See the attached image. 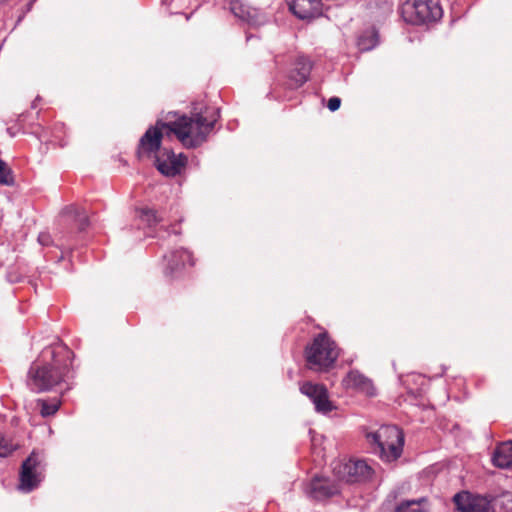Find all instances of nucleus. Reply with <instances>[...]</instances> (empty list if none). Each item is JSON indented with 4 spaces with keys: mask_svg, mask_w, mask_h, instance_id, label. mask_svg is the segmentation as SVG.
<instances>
[{
    "mask_svg": "<svg viewBox=\"0 0 512 512\" xmlns=\"http://www.w3.org/2000/svg\"><path fill=\"white\" fill-rule=\"evenodd\" d=\"M290 11L299 19H311L322 15V0H286Z\"/></svg>",
    "mask_w": 512,
    "mask_h": 512,
    "instance_id": "obj_13",
    "label": "nucleus"
},
{
    "mask_svg": "<svg viewBox=\"0 0 512 512\" xmlns=\"http://www.w3.org/2000/svg\"><path fill=\"white\" fill-rule=\"evenodd\" d=\"M378 43L377 33L374 30L365 31L358 38V48L360 51H369L373 49Z\"/></svg>",
    "mask_w": 512,
    "mask_h": 512,
    "instance_id": "obj_20",
    "label": "nucleus"
},
{
    "mask_svg": "<svg viewBox=\"0 0 512 512\" xmlns=\"http://www.w3.org/2000/svg\"><path fill=\"white\" fill-rule=\"evenodd\" d=\"M64 213L67 215H73L75 220L78 222L79 230L85 229L88 225V217L84 211H80V209L76 206H68L64 209Z\"/></svg>",
    "mask_w": 512,
    "mask_h": 512,
    "instance_id": "obj_22",
    "label": "nucleus"
},
{
    "mask_svg": "<svg viewBox=\"0 0 512 512\" xmlns=\"http://www.w3.org/2000/svg\"><path fill=\"white\" fill-rule=\"evenodd\" d=\"M37 405L40 407V414L43 417H48L54 415L58 409L60 408L61 402L58 399H54L49 402L47 400L39 399L37 400Z\"/></svg>",
    "mask_w": 512,
    "mask_h": 512,
    "instance_id": "obj_21",
    "label": "nucleus"
},
{
    "mask_svg": "<svg viewBox=\"0 0 512 512\" xmlns=\"http://www.w3.org/2000/svg\"><path fill=\"white\" fill-rule=\"evenodd\" d=\"M186 164V158L182 155H176L173 151L163 149L155 156V165L158 171L168 177H174L179 174Z\"/></svg>",
    "mask_w": 512,
    "mask_h": 512,
    "instance_id": "obj_11",
    "label": "nucleus"
},
{
    "mask_svg": "<svg viewBox=\"0 0 512 512\" xmlns=\"http://www.w3.org/2000/svg\"><path fill=\"white\" fill-rule=\"evenodd\" d=\"M229 9L233 15L251 25L257 24L258 11L249 7L242 0H230Z\"/></svg>",
    "mask_w": 512,
    "mask_h": 512,
    "instance_id": "obj_16",
    "label": "nucleus"
},
{
    "mask_svg": "<svg viewBox=\"0 0 512 512\" xmlns=\"http://www.w3.org/2000/svg\"><path fill=\"white\" fill-rule=\"evenodd\" d=\"M38 241L42 245H48L50 243V236L48 234H40L38 237Z\"/></svg>",
    "mask_w": 512,
    "mask_h": 512,
    "instance_id": "obj_27",
    "label": "nucleus"
},
{
    "mask_svg": "<svg viewBox=\"0 0 512 512\" xmlns=\"http://www.w3.org/2000/svg\"><path fill=\"white\" fill-rule=\"evenodd\" d=\"M43 363H34L28 372V385L33 391L43 392L65 382L70 373L73 352L64 344L43 350Z\"/></svg>",
    "mask_w": 512,
    "mask_h": 512,
    "instance_id": "obj_1",
    "label": "nucleus"
},
{
    "mask_svg": "<svg viewBox=\"0 0 512 512\" xmlns=\"http://www.w3.org/2000/svg\"><path fill=\"white\" fill-rule=\"evenodd\" d=\"M395 512H428L427 500L420 498L404 501L396 507Z\"/></svg>",
    "mask_w": 512,
    "mask_h": 512,
    "instance_id": "obj_19",
    "label": "nucleus"
},
{
    "mask_svg": "<svg viewBox=\"0 0 512 512\" xmlns=\"http://www.w3.org/2000/svg\"><path fill=\"white\" fill-rule=\"evenodd\" d=\"M454 504L458 512H490L491 502L486 496L461 491L454 495Z\"/></svg>",
    "mask_w": 512,
    "mask_h": 512,
    "instance_id": "obj_10",
    "label": "nucleus"
},
{
    "mask_svg": "<svg viewBox=\"0 0 512 512\" xmlns=\"http://www.w3.org/2000/svg\"><path fill=\"white\" fill-rule=\"evenodd\" d=\"M138 217L141 222H144L148 227H152L158 223V217L152 209H141L138 211Z\"/></svg>",
    "mask_w": 512,
    "mask_h": 512,
    "instance_id": "obj_24",
    "label": "nucleus"
},
{
    "mask_svg": "<svg viewBox=\"0 0 512 512\" xmlns=\"http://www.w3.org/2000/svg\"><path fill=\"white\" fill-rule=\"evenodd\" d=\"M166 261V274H174L185 266L188 262L190 265H194V260L191 253L186 249H178L171 251L169 254L164 256Z\"/></svg>",
    "mask_w": 512,
    "mask_h": 512,
    "instance_id": "obj_15",
    "label": "nucleus"
},
{
    "mask_svg": "<svg viewBox=\"0 0 512 512\" xmlns=\"http://www.w3.org/2000/svg\"><path fill=\"white\" fill-rule=\"evenodd\" d=\"M339 355L338 348L327 334L317 335L305 350L307 366L311 370L323 371L331 367Z\"/></svg>",
    "mask_w": 512,
    "mask_h": 512,
    "instance_id": "obj_4",
    "label": "nucleus"
},
{
    "mask_svg": "<svg viewBox=\"0 0 512 512\" xmlns=\"http://www.w3.org/2000/svg\"><path fill=\"white\" fill-rule=\"evenodd\" d=\"M342 385L346 389H353L366 396H374L376 394L372 381L357 370L350 371L342 380Z\"/></svg>",
    "mask_w": 512,
    "mask_h": 512,
    "instance_id": "obj_14",
    "label": "nucleus"
},
{
    "mask_svg": "<svg viewBox=\"0 0 512 512\" xmlns=\"http://www.w3.org/2000/svg\"><path fill=\"white\" fill-rule=\"evenodd\" d=\"M218 117V111L205 108L193 112L191 116L177 117L176 113L169 112L166 120L170 124L171 134H175L186 148H195L206 141Z\"/></svg>",
    "mask_w": 512,
    "mask_h": 512,
    "instance_id": "obj_2",
    "label": "nucleus"
},
{
    "mask_svg": "<svg viewBox=\"0 0 512 512\" xmlns=\"http://www.w3.org/2000/svg\"><path fill=\"white\" fill-rule=\"evenodd\" d=\"M306 494L315 500H324L340 491L339 483L327 478L315 477L306 487Z\"/></svg>",
    "mask_w": 512,
    "mask_h": 512,
    "instance_id": "obj_12",
    "label": "nucleus"
},
{
    "mask_svg": "<svg viewBox=\"0 0 512 512\" xmlns=\"http://www.w3.org/2000/svg\"><path fill=\"white\" fill-rule=\"evenodd\" d=\"M45 467L43 457L33 451L21 465L18 485L19 490L29 493L36 489L44 479Z\"/></svg>",
    "mask_w": 512,
    "mask_h": 512,
    "instance_id": "obj_6",
    "label": "nucleus"
},
{
    "mask_svg": "<svg viewBox=\"0 0 512 512\" xmlns=\"http://www.w3.org/2000/svg\"><path fill=\"white\" fill-rule=\"evenodd\" d=\"M340 104H341V99L340 98H338V97H331L328 100L327 107H328V109L330 111L334 112V111L339 109Z\"/></svg>",
    "mask_w": 512,
    "mask_h": 512,
    "instance_id": "obj_26",
    "label": "nucleus"
},
{
    "mask_svg": "<svg viewBox=\"0 0 512 512\" xmlns=\"http://www.w3.org/2000/svg\"><path fill=\"white\" fill-rule=\"evenodd\" d=\"M492 462L501 469L512 466V441L502 442L496 447L492 456Z\"/></svg>",
    "mask_w": 512,
    "mask_h": 512,
    "instance_id": "obj_17",
    "label": "nucleus"
},
{
    "mask_svg": "<svg viewBox=\"0 0 512 512\" xmlns=\"http://www.w3.org/2000/svg\"><path fill=\"white\" fill-rule=\"evenodd\" d=\"M372 472L371 466L364 460H339L333 464L334 476L346 483L366 481Z\"/></svg>",
    "mask_w": 512,
    "mask_h": 512,
    "instance_id": "obj_7",
    "label": "nucleus"
},
{
    "mask_svg": "<svg viewBox=\"0 0 512 512\" xmlns=\"http://www.w3.org/2000/svg\"><path fill=\"white\" fill-rule=\"evenodd\" d=\"M165 135H171L170 124L166 117L158 119L155 126L150 127L141 137L138 148L139 157L156 153Z\"/></svg>",
    "mask_w": 512,
    "mask_h": 512,
    "instance_id": "obj_8",
    "label": "nucleus"
},
{
    "mask_svg": "<svg viewBox=\"0 0 512 512\" xmlns=\"http://www.w3.org/2000/svg\"><path fill=\"white\" fill-rule=\"evenodd\" d=\"M300 391L312 401L317 413L326 415L336 408L329 399L327 388L322 384L304 382L300 386Z\"/></svg>",
    "mask_w": 512,
    "mask_h": 512,
    "instance_id": "obj_9",
    "label": "nucleus"
},
{
    "mask_svg": "<svg viewBox=\"0 0 512 512\" xmlns=\"http://www.w3.org/2000/svg\"><path fill=\"white\" fill-rule=\"evenodd\" d=\"M367 439L376 446L375 452L386 462L396 460L402 453L404 436L397 426H382L376 432L368 433Z\"/></svg>",
    "mask_w": 512,
    "mask_h": 512,
    "instance_id": "obj_3",
    "label": "nucleus"
},
{
    "mask_svg": "<svg viewBox=\"0 0 512 512\" xmlns=\"http://www.w3.org/2000/svg\"><path fill=\"white\" fill-rule=\"evenodd\" d=\"M442 14L438 0H406L401 6L404 21L414 25L439 20Z\"/></svg>",
    "mask_w": 512,
    "mask_h": 512,
    "instance_id": "obj_5",
    "label": "nucleus"
},
{
    "mask_svg": "<svg viewBox=\"0 0 512 512\" xmlns=\"http://www.w3.org/2000/svg\"><path fill=\"white\" fill-rule=\"evenodd\" d=\"M312 64L310 60L304 56L297 59L295 69L290 73V79L294 81L296 86L303 85L309 78Z\"/></svg>",
    "mask_w": 512,
    "mask_h": 512,
    "instance_id": "obj_18",
    "label": "nucleus"
},
{
    "mask_svg": "<svg viewBox=\"0 0 512 512\" xmlns=\"http://www.w3.org/2000/svg\"><path fill=\"white\" fill-rule=\"evenodd\" d=\"M16 448L17 445L11 439L0 434V457L9 456Z\"/></svg>",
    "mask_w": 512,
    "mask_h": 512,
    "instance_id": "obj_25",
    "label": "nucleus"
},
{
    "mask_svg": "<svg viewBox=\"0 0 512 512\" xmlns=\"http://www.w3.org/2000/svg\"><path fill=\"white\" fill-rule=\"evenodd\" d=\"M0 184L12 186L14 184V176L8 165L0 159Z\"/></svg>",
    "mask_w": 512,
    "mask_h": 512,
    "instance_id": "obj_23",
    "label": "nucleus"
}]
</instances>
